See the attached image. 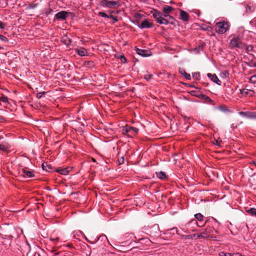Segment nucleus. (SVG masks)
Listing matches in <instances>:
<instances>
[{"label": "nucleus", "instance_id": "24", "mask_svg": "<svg viewBox=\"0 0 256 256\" xmlns=\"http://www.w3.org/2000/svg\"><path fill=\"white\" fill-rule=\"evenodd\" d=\"M130 126H126L123 129V134L129 136V133L130 134Z\"/></svg>", "mask_w": 256, "mask_h": 256}, {"label": "nucleus", "instance_id": "44", "mask_svg": "<svg viewBox=\"0 0 256 256\" xmlns=\"http://www.w3.org/2000/svg\"><path fill=\"white\" fill-rule=\"evenodd\" d=\"M232 256H242L241 254L238 252L232 254Z\"/></svg>", "mask_w": 256, "mask_h": 256}, {"label": "nucleus", "instance_id": "9", "mask_svg": "<svg viewBox=\"0 0 256 256\" xmlns=\"http://www.w3.org/2000/svg\"><path fill=\"white\" fill-rule=\"evenodd\" d=\"M180 18L184 21L187 22L189 20L190 15L188 12L184 11V10H180Z\"/></svg>", "mask_w": 256, "mask_h": 256}, {"label": "nucleus", "instance_id": "36", "mask_svg": "<svg viewBox=\"0 0 256 256\" xmlns=\"http://www.w3.org/2000/svg\"><path fill=\"white\" fill-rule=\"evenodd\" d=\"M192 76L194 79L197 80L198 78L200 76V73L199 72H194V73L192 74Z\"/></svg>", "mask_w": 256, "mask_h": 256}, {"label": "nucleus", "instance_id": "3", "mask_svg": "<svg viewBox=\"0 0 256 256\" xmlns=\"http://www.w3.org/2000/svg\"><path fill=\"white\" fill-rule=\"evenodd\" d=\"M232 48H238L241 49L244 48V44L242 42L240 38L238 37L233 38L230 42Z\"/></svg>", "mask_w": 256, "mask_h": 256}, {"label": "nucleus", "instance_id": "22", "mask_svg": "<svg viewBox=\"0 0 256 256\" xmlns=\"http://www.w3.org/2000/svg\"><path fill=\"white\" fill-rule=\"evenodd\" d=\"M246 212L253 216H256V208H250L246 210Z\"/></svg>", "mask_w": 256, "mask_h": 256}, {"label": "nucleus", "instance_id": "10", "mask_svg": "<svg viewBox=\"0 0 256 256\" xmlns=\"http://www.w3.org/2000/svg\"><path fill=\"white\" fill-rule=\"evenodd\" d=\"M22 172L24 176H27L28 178H32L34 176V174H33V172L31 170H29L28 168H25L22 169Z\"/></svg>", "mask_w": 256, "mask_h": 256}, {"label": "nucleus", "instance_id": "5", "mask_svg": "<svg viewBox=\"0 0 256 256\" xmlns=\"http://www.w3.org/2000/svg\"><path fill=\"white\" fill-rule=\"evenodd\" d=\"M154 26L152 22L148 19H145L143 20L140 25L138 26L140 28H151Z\"/></svg>", "mask_w": 256, "mask_h": 256}, {"label": "nucleus", "instance_id": "8", "mask_svg": "<svg viewBox=\"0 0 256 256\" xmlns=\"http://www.w3.org/2000/svg\"><path fill=\"white\" fill-rule=\"evenodd\" d=\"M208 76L214 82L218 84V86L221 85V81L218 79L216 74H211L210 73L208 74Z\"/></svg>", "mask_w": 256, "mask_h": 256}, {"label": "nucleus", "instance_id": "33", "mask_svg": "<svg viewBox=\"0 0 256 256\" xmlns=\"http://www.w3.org/2000/svg\"><path fill=\"white\" fill-rule=\"evenodd\" d=\"M45 92H40L36 94V97L38 98H40L43 96V95L45 94Z\"/></svg>", "mask_w": 256, "mask_h": 256}, {"label": "nucleus", "instance_id": "17", "mask_svg": "<svg viewBox=\"0 0 256 256\" xmlns=\"http://www.w3.org/2000/svg\"><path fill=\"white\" fill-rule=\"evenodd\" d=\"M1 238L5 240L4 242H1V243H2V244L5 245L6 247L8 245L10 244L11 240L10 236H8L6 238H4L1 236Z\"/></svg>", "mask_w": 256, "mask_h": 256}, {"label": "nucleus", "instance_id": "30", "mask_svg": "<svg viewBox=\"0 0 256 256\" xmlns=\"http://www.w3.org/2000/svg\"><path fill=\"white\" fill-rule=\"evenodd\" d=\"M98 16H100L102 18H110V16H108L106 14L105 12H98Z\"/></svg>", "mask_w": 256, "mask_h": 256}, {"label": "nucleus", "instance_id": "1", "mask_svg": "<svg viewBox=\"0 0 256 256\" xmlns=\"http://www.w3.org/2000/svg\"><path fill=\"white\" fill-rule=\"evenodd\" d=\"M151 14L156 22L160 24L167 25L172 19V17L169 14H164L158 10L154 9L151 11Z\"/></svg>", "mask_w": 256, "mask_h": 256}, {"label": "nucleus", "instance_id": "47", "mask_svg": "<svg viewBox=\"0 0 256 256\" xmlns=\"http://www.w3.org/2000/svg\"><path fill=\"white\" fill-rule=\"evenodd\" d=\"M191 94H192V95H194V93L196 92V91L194 90H193V91H192L191 92Z\"/></svg>", "mask_w": 256, "mask_h": 256}, {"label": "nucleus", "instance_id": "34", "mask_svg": "<svg viewBox=\"0 0 256 256\" xmlns=\"http://www.w3.org/2000/svg\"><path fill=\"white\" fill-rule=\"evenodd\" d=\"M152 76V74H146L144 76V78L147 80H149Z\"/></svg>", "mask_w": 256, "mask_h": 256}, {"label": "nucleus", "instance_id": "15", "mask_svg": "<svg viewBox=\"0 0 256 256\" xmlns=\"http://www.w3.org/2000/svg\"><path fill=\"white\" fill-rule=\"evenodd\" d=\"M179 72L182 74V76H184V78L188 80H190L191 76L190 75L188 74H187L186 72V70L183 68H180L178 70Z\"/></svg>", "mask_w": 256, "mask_h": 256}, {"label": "nucleus", "instance_id": "31", "mask_svg": "<svg viewBox=\"0 0 256 256\" xmlns=\"http://www.w3.org/2000/svg\"><path fill=\"white\" fill-rule=\"evenodd\" d=\"M250 80V82L254 84H256V74L251 76Z\"/></svg>", "mask_w": 256, "mask_h": 256}, {"label": "nucleus", "instance_id": "4", "mask_svg": "<svg viewBox=\"0 0 256 256\" xmlns=\"http://www.w3.org/2000/svg\"><path fill=\"white\" fill-rule=\"evenodd\" d=\"M102 6L110 8H115L120 6L118 1H107L104 0L102 2Z\"/></svg>", "mask_w": 256, "mask_h": 256}, {"label": "nucleus", "instance_id": "35", "mask_svg": "<svg viewBox=\"0 0 256 256\" xmlns=\"http://www.w3.org/2000/svg\"><path fill=\"white\" fill-rule=\"evenodd\" d=\"M143 16V14H140V13H136L135 14L134 17L136 19H140Z\"/></svg>", "mask_w": 256, "mask_h": 256}, {"label": "nucleus", "instance_id": "14", "mask_svg": "<svg viewBox=\"0 0 256 256\" xmlns=\"http://www.w3.org/2000/svg\"><path fill=\"white\" fill-rule=\"evenodd\" d=\"M173 10L174 8L172 6L167 5H164L162 7V11L164 14H168Z\"/></svg>", "mask_w": 256, "mask_h": 256}, {"label": "nucleus", "instance_id": "46", "mask_svg": "<svg viewBox=\"0 0 256 256\" xmlns=\"http://www.w3.org/2000/svg\"><path fill=\"white\" fill-rule=\"evenodd\" d=\"M226 256H232V253L226 252Z\"/></svg>", "mask_w": 256, "mask_h": 256}, {"label": "nucleus", "instance_id": "48", "mask_svg": "<svg viewBox=\"0 0 256 256\" xmlns=\"http://www.w3.org/2000/svg\"><path fill=\"white\" fill-rule=\"evenodd\" d=\"M1 29L4 28L3 24L1 22V26H0Z\"/></svg>", "mask_w": 256, "mask_h": 256}, {"label": "nucleus", "instance_id": "49", "mask_svg": "<svg viewBox=\"0 0 256 256\" xmlns=\"http://www.w3.org/2000/svg\"><path fill=\"white\" fill-rule=\"evenodd\" d=\"M0 120H1V122H2V121L3 120H4V118H3L1 117Z\"/></svg>", "mask_w": 256, "mask_h": 256}, {"label": "nucleus", "instance_id": "12", "mask_svg": "<svg viewBox=\"0 0 256 256\" xmlns=\"http://www.w3.org/2000/svg\"><path fill=\"white\" fill-rule=\"evenodd\" d=\"M205 44L202 42V44H200L198 47L194 48L192 50V52L196 54L200 53L203 50L205 46Z\"/></svg>", "mask_w": 256, "mask_h": 256}, {"label": "nucleus", "instance_id": "26", "mask_svg": "<svg viewBox=\"0 0 256 256\" xmlns=\"http://www.w3.org/2000/svg\"><path fill=\"white\" fill-rule=\"evenodd\" d=\"M248 118H256V112H248Z\"/></svg>", "mask_w": 256, "mask_h": 256}, {"label": "nucleus", "instance_id": "11", "mask_svg": "<svg viewBox=\"0 0 256 256\" xmlns=\"http://www.w3.org/2000/svg\"><path fill=\"white\" fill-rule=\"evenodd\" d=\"M0 100H1V102H2L5 104V105H4V106L5 108H8V106L10 104V102H8V98L6 96L4 95V94L2 93V92H1Z\"/></svg>", "mask_w": 256, "mask_h": 256}, {"label": "nucleus", "instance_id": "45", "mask_svg": "<svg viewBox=\"0 0 256 256\" xmlns=\"http://www.w3.org/2000/svg\"><path fill=\"white\" fill-rule=\"evenodd\" d=\"M220 109L221 110H222V111H224L225 110H226V107L224 106H221L220 108Z\"/></svg>", "mask_w": 256, "mask_h": 256}, {"label": "nucleus", "instance_id": "38", "mask_svg": "<svg viewBox=\"0 0 256 256\" xmlns=\"http://www.w3.org/2000/svg\"><path fill=\"white\" fill-rule=\"evenodd\" d=\"M52 12V10L51 8H48V9L46 10H45L44 12L46 16H48L51 14Z\"/></svg>", "mask_w": 256, "mask_h": 256}, {"label": "nucleus", "instance_id": "41", "mask_svg": "<svg viewBox=\"0 0 256 256\" xmlns=\"http://www.w3.org/2000/svg\"><path fill=\"white\" fill-rule=\"evenodd\" d=\"M1 40L4 41V42H7L8 40V38L2 35H1Z\"/></svg>", "mask_w": 256, "mask_h": 256}, {"label": "nucleus", "instance_id": "18", "mask_svg": "<svg viewBox=\"0 0 256 256\" xmlns=\"http://www.w3.org/2000/svg\"><path fill=\"white\" fill-rule=\"evenodd\" d=\"M56 172H60L62 174L66 175L69 173L70 168H64L58 169Z\"/></svg>", "mask_w": 256, "mask_h": 256}, {"label": "nucleus", "instance_id": "32", "mask_svg": "<svg viewBox=\"0 0 256 256\" xmlns=\"http://www.w3.org/2000/svg\"><path fill=\"white\" fill-rule=\"evenodd\" d=\"M119 58L121 62L123 64H124L126 62V59L124 56H120Z\"/></svg>", "mask_w": 256, "mask_h": 256}, {"label": "nucleus", "instance_id": "13", "mask_svg": "<svg viewBox=\"0 0 256 256\" xmlns=\"http://www.w3.org/2000/svg\"><path fill=\"white\" fill-rule=\"evenodd\" d=\"M76 51L78 53V54L81 56H86L88 54V52L84 48H76Z\"/></svg>", "mask_w": 256, "mask_h": 256}, {"label": "nucleus", "instance_id": "51", "mask_svg": "<svg viewBox=\"0 0 256 256\" xmlns=\"http://www.w3.org/2000/svg\"><path fill=\"white\" fill-rule=\"evenodd\" d=\"M56 255H58V252H57L56 254Z\"/></svg>", "mask_w": 256, "mask_h": 256}, {"label": "nucleus", "instance_id": "6", "mask_svg": "<svg viewBox=\"0 0 256 256\" xmlns=\"http://www.w3.org/2000/svg\"><path fill=\"white\" fill-rule=\"evenodd\" d=\"M68 16V12L66 11H61L56 14L54 17L56 19L60 20H65Z\"/></svg>", "mask_w": 256, "mask_h": 256}, {"label": "nucleus", "instance_id": "2", "mask_svg": "<svg viewBox=\"0 0 256 256\" xmlns=\"http://www.w3.org/2000/svg\"><path fill=\"white\" fill-rule=\"evenodd\" d=\"M230 24L228 22L222 21L216 24L215 29L217 33L224 34L229 30Z\"/></svg>", "mask_w": 256, "mask_h": 256}, {"label": "nucleus", "instance_id": "19", "mask_svg": "<svg viewBox=\"0 0 256 256\" xmlns=\"http://www.w3.org/2000/svg\"><path fill=\"white\" fill-rule=\"evenodd\" d=\"M42 168L43 170H45L46 172H49V170H52V166L50 164H49L46 162H44L42 163Z\"/></svg>", "mask_w": 256, "mask_h": 256}, {"label": "nucleus", "instance_id": "23", "mask_svg": "<svg viewBox=\"0 0 256 256\" xmlns=\"http://www.w3.org/2000/svg\"><path fill=\"white\" fill-rule=\"evenodd\" d=\"M244 48L245 49L247 52H250L252 51L253 50V46L252 45H246L244 44Z\"/></svg>", "mask_w": 256, "mask_h": 256}, {"label": "nucleus", "instance_id": "39", "mask_svg": "<svg viewBox=\"0 0 256 256\" xmlns=\"http://www.w3.org/2000/svg\"><path fill=\"white\" fill-rule=\"evenodd\" d=\"M112 18V20L114 21V22H117L118 20L116 16H114L112 15H111L110 16V18Z\"/></svg>", "mask_w": 256, "mask_h": 256}, {"label": "nucleus", "instance_id": "53", "mask_svg": "<svg viewBox=\"0 0 256 256\" xmlns=\"http://www.w3.org/2000/svg\"><path fill=\"white\" fill-rule=\"evenodd\" d=\"M254 66H256V65H254Z\"/></svg>", "mask_w": 256, "mask_h": 256}, {"label": "nucleus", "instance_id": "21", "mask_svg": "<svg viewBox=\"0 0 256 256\" xmlns=\"http://www.w3.org/2000/svg\"><path fill=\"white\" fill-rule=\"evenodd\" d=\"M156 176L161 180H164L166 178V174L164 172H156Z\"/></svg>", "mask_w": 256, "mask_h": 256}, {"label": "nucleus", "instance_id": "50", "mask_svg": "<svg viewBox=\"0 0 256 256\" xmlns=\"http://www.w3.org/2000/svg\"><path fill=\"white\" fill-rule=\"evenodd\" d=\"M4 91L6 92H8L6 90H4Z\"/></svg>", "mask_w": 256, "mask_h": 256}, {"label": "nucleus", "instance_id": "37", "mask_svg": "<svg viewBox=\"0 0 256 256\" xmlns=\"http://www.w3.org/2000/svg\"><path fill=\"white\" fill-rule=\"evenodd\" d=\"M124 157H122L120 159L118 160L116 162L118 164H121L124 162Z\"/></svg>", "mask_w": 256, "mask_h": 256}, {"label": "nucleus", "instance_id": "52", "mask_svg": "<svg viewBox=\"0 0 256 256\" xmlns=\"http://www.w3.org/2000/svg\"><path fill=\"white\" fill-rule=\"evenodd\" d=\"M62 67H64V65H61Z\"/></svg>", "mask_w": 256, "mask_h": 256}, {"label": "nucleus", "instance_id": "20", "mask_svg": "<svg viewBox=\"0 0 256 256\" xmlns=\"http://www.w3.org/2000/svg\"><path fill=\"white\" fill-rule=\"evenodd\" d=\"M8 146H5L3 144H1V151L2 152V154H7L10 151L8 150Z\"/></svg>", "mask_w": 256, "mask_h": 256}, {"label": "nucleus", "instance_id": "28", "mask_svg": "<svg viewBox=\"0 0 256 256\" xmlns=\"http://www.w3.org/2000/svg\"><path fill=\"white\" fill-rule=\"evenodd\" d=\"M194 217L199 221H202L204 218L203 215L200 213L194 214Z\"/></svg>", "mask_w": 256, "mask_h": 256}, {"label": "nucleus", "instance_id": "16", "mask_svg": "<svg viewBox=\"0 0 256 256\" xmlns=\"http://www.w3.org/2000/svg\"><path fill=\"white\" fill-rule=\"evenodd\" d=\"M210 228H206L204 232H202L201 234H198V238H207L206 236L207 233L210 232Z\"/></svg>", "mask_w": 256, "mask_h": 256}, {"label": "nucleus", "instance_id": "27", "mask_svg": "<svg viewBox=\"0 0 256 256\" xmlns=\"http://www.w3.org/2000/svg\"><path fill=\"white\" fill-rule=\"evenodd\" d=\"M130 134H136L138 133V129L136 128H134V127H132L130 126Z\"/></svg>", "mask_w": 256, "mask_h": 256}, {"label": "nucleus", "instance_id": "7", "mask_svg": "<svg viewBox=\"0 0 256 256\" xmlns=\"http://www.w3.org/2000/svg\"><path fill=\"white\" fill-rule=\"evenodd\" d=\"M136 53L142 56H150L152 54V52L150 50H142L137 48L136 50Z\"/></svg>", "mask_w": 256, "mask_h": 256}, {"label": "nucleus", "instance_id": "43", "mask_svg": "<svg viewBox=\"0 0 256 256\" xmlns=\"http://www.w3.org/2000/svg\"><path fill=\"white\" fill-rule=\"evenodd\" d=\"M220 256H226V252H221L219 254Z\"/></svg>", "mask_w": 256, "mask_h": 256}, {"label": "nucleus", "instance_id": "25", "mask_svg": "<svg viewBox=\"0 0 256 256\" xmlns=\"http://www.w3.org/2000/svg\"><path fill=\"white\" fill-rule=\"evenodd\" d=\"M62 41L66 45L69 46L71 44V40L67 36H64L62 38Z\"/></svg>", "mask_w": 256, "mask_h": 256}, {"label": "nucleus", "instance_id": "29", "mask_svg": "<svg viewBox=\"0 0 256 256\" xmlns=\"http://www.w3.org/2000/svg\"><path fill=\"white\" fill-rule=\"evenodd\" d=\"M240 94H242L243 96H247L248 94V93H249V91L248 90H246V89H242V90H240Z\"/></svg>", "mask_w": 256, "mask_h": 256}, {"label": "nucleus", "instance_id": "42", "mask_svg": "<svg viewBox=\"0 0 256 256\" xmlns=\"http://www.w3.org/2000/svg\"><path fill=\"white\" fill-rule=\"evenodd\" d=\"M214 144L218 146H220V142L218 140H214Z\"/></svg>", "mask_w": 256, "mask_h": 256}, {"label": "nucleus", "instance_id": "40", "mask_svg": "<svg viewBox=\"0 0 256 256\" xmlns=\"http://www.w3.org/2000/svg\"><path fill=\"white\" fill-rule=\"evenodd\" d=\"M248 112H240V114L242 116H246V117H248Z\"/></svg>", "mask_w": 256, "mask_h": 256}]
</instances>
